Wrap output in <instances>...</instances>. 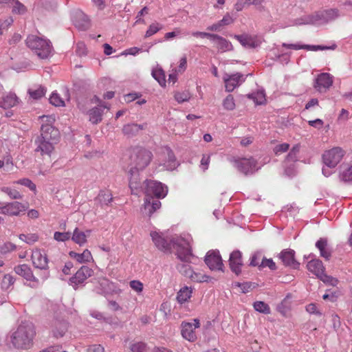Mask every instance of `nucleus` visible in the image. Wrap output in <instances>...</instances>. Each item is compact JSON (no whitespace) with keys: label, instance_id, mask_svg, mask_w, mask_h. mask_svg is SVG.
Wrapping results in <instances>:
<instances>
[{"label":"nucleus","instance_id":"f257e3e1","mask_svg":"<svg viewBox=\"0 0 352 352\" xmlns=\"http://www.w3.org/2000/svg\"><path fill=\"white\" fill-rule=\"evenodd\" d=\"M153 154L151 151L136 147L132 149L130 155L129 187L132 193L137 194L140 187L138 172L144 169L151 162Z\"/></svg>","mask_w":352,"mask_h":352},{"label":"nucleus","instance_id":"f03ea898","mask_svg":"<svg viewBox=\"0 0 352 352\" xmlns=\"http://www.w3.org/2000/svg\"><path fill=\"white\" fill-rule=\"evenodd\" d=\"M35 336L33 324L23 322L11 336V342L15 348L26 349L31 346Z\"/></svg>","mask_w":352,"mask_h":352},{"label":"nucleus","instance_id":"7ed1b4c3","mask_svg":"<svg viewBox=\"0 0 352 352\" xmlns=\"http://www.w3.org/2000/svg\"><path fill=\"white\" fill-rule=\"evenodd\" d=\"M27 46L41 59L50 57L53 53V47L50 40L38 36L30 35L26 38Z\"/></svg>","mask_w":352,"mask_h":352},{"label":"nucleus","instance_id":"20e7f679","mask_svg":"<svg viewBox=\"0 0 352 352\" xmlns=\"http://www.w3.org/2000/svg\"><path fill=\"white\" fill-rule=\"evenodd\" d=\"M170 242L173 243V248L177 250L178 258L183 262H190L192 254L189 239L177 236L173 238Z\"/></svg>","mask_w":352,"mask_h":352},{"label":"nucleus","instance_id":"39448f33","mask_svg":"<svg viewBox=\"0 0 352 352\" xmlns=\"http://www.w3.org/2000/svg\"><path fill=\"white\" fill-rule=\"evenodd\" d=\"M32 261L34 266L36 268L43 270L41 276V279L45 281L50 276L48 269V259L45 252H41L40 250H35L32 254Z\"/></svg>","mask_w":352,"mask_h":352},{"label":"nucleus","instance_id":"423d86ee","mask_svg":"<svg viewBox=\"0 0 352 352\" xmlns=\"http://www.w3.org/2000/svg\"><path fill=\"white\" fill-rule=\"evenodd\" d=\"M345 152L340 147H333L322 154L323 163L330 168H335L342 160Z\"/></svg>","mask_w":352,"mask_h":352},{"label":"nucleus","instance_id":"0eeeda50","mask_svg":"<svg viewBox=\"0 0 352 352\" xmlns=\"http://www.w3.org/2000/svg\"><path fill=\"white\" fill-rule=\"evenodd\" d=\"M145 194L146 197H151L154 195L155 199L164 198L168 192V188L161 182L154 180L145 181Z\"/></svg>","mask_w":352,"mask_h":352},{"label":"nucleus","instance_id":"6e6552de","mask_svg":"<svg viewBox=\"0 0 352 352\" xmlns=\"http://www.w3.org/2000/svg\"><path fill=\"white\" fill-rule=\"evenodd\" d=\"M200 327L199 320L195 318L192 322L184 321L181 324V333L182 337L189 342L197 340L195 330Z\"/></svg>","mask_w":352,"mask_h":352},{"label":"nucleus","instance_id":"1a4fd4ad","mask_svg":"<svg viewBox=\"0 0 352 352\" xmlns=\"http://www.w3.org/2000/svg\"><path fill=\"white\" fill-rule=\"evenodd\" d=\"M15 273L28 283V285L32 288H37L40 285V281L34 274L31 268L26 264L16 265L14 269Z\"/></svg>","mask_w":352,"mask_h":352},{"label":"nucleus","instance_id":"9d476101","mask_svg":"<svg viewBox=\"0 0 352 352\" xmlns=\"http://www.w3.org/2000/svg\"><path fill=\"white\" fill-rule=\"evenodd\" d=\"M249 75L251 74H249ZM248 76V74L245 76L241 73L232 74L225 73L223 76V80L225 83L226 91L228 92L232 91L235 88L239 87L245 82Z\"/></svg>","mask_w":352,"mask_h":352},{"label":"nucleus","instance_id":"9b49d317","mask_svg":"<svg viewBox=\"0 0 352 352\" xmlns=\"http://www.w3.org/2000/svg\"><path fill=\"white\" fill-rule=\"evenodd\" d=\"M234 166L245 175H251L258 170L257 162L254 158H243L234 160Z\"/></svg>","mask_w":352,"mask_h":352},{"label":"nucleus","instance_id":"f8f14e48","mask_svg":"<svg viewBox=\"0 0 352 352\" xmlns=\"http://www.w3.org/2000/svg\"><path fill=\"white\" fill-rule=\"evenodd\" d=\"M93 274V270L88 266H82L76 274L69 279V284L74 289L78 288V285L84 283V281Z\"/></svg>","mask_w":352,"mask_h":352},{"label":"nucleus","instance_id":"ddd939ff","mask_svg":"<svg viewBox=\"0 0 352 352\" xmlns=\"http://www.w3.org/2000/svg\"><path fill=\"white\" fill-rule=\"evenodd\" d=\"M161 207V202L153 197H146L141 212L145 217H151V215Z\"/></svg>","mask_w":352,"mask_h":352},{"label":"nucleus","instance_id":"4468645a","mask_svg":"<svg viewBox=\"0 0 352 352\" xmlns=\"http://www.w3.org/2000/svg\"><path fill=\"white\" fill-rule=\"evenodd\" d=\"M205 263L212 270H220L223 267L222 259L218 251H209L205 257Z\"/></svg>","mask_w":352,"mask_h":352},{"label":"nucleus","instance_id":"2eb2a0df","mask_svg":"<svg viewBox=\"0 0 352 352\" xmlns=\"http://www.w3.org/2000/svg\"><path fill=\"white\" fill-rule=\"evenodd\" d=\"M56 142L57 141H52V140L38 137L35 141V144H36L35 151L40 152L42 155H47L50 156L54 149V144L56 143Z\"/></svg>","mask_w":352,"mask_h":352},{"label":"nucleus","instance_id":"dca6fc26","mask_svg":"<svg viewBox=\"0 0 352 352\" xmlns=\"http://www.w3.org/2000/svg\"><path fill=\"white\" fill-rule=\"evenodd\" d=\"M332 84L333 77L328 73H322L316 78L314 87L320 92H324Z\"/></svg>","mask_w":352,"mask_h":352},{"label":"nucleus","instance_id":"f3484780","mask_svg":"<svg viewBox=\"0 0 352 352\" xmlns=\"http://www.w3.org/2000/svg\"><path fill=\"white\" fill-rule=\"evenodd\" d=\"M72 20L74 25L80 30H86L90 27V21L88 16L81 10L74 12Z\"/></svg>","mask_w":352,"mask_h":352},{"label":"nucleus","instance_id":"a211bd4d","mask_svg":"<svg viewBox=\"0 0 352 352\" xmlns=\"http://www.w3.org/2000/svg\"><path fill=\"white\" fill-rule=\"evenodd\" d=\"M28 208V203L13 201L6 204V214L9 216H19Z\"/></svg>","mask_w":352,"mask_h":352},{"label":"nucleus","instance_id":"6ab92c4d","mask_svg":"<svg viewBox=\"0 0 352 352\" xmlns=\"http://www.w3.org/2000/svg\"><path fill=\"white\" fill-rule=\"evenodd\" d=\"M295 252L293 250H284L279 254V258L285 266L297 269L300 263L294 258Z\"/></svg>","mask_w":352,"mask_h":352},{"label":"nucleus","instance_id":"aec40b11","mask_svg":"<svg viewBox=\"0 0 352 352\" xmlns=\"http://www.w3.org/2000/svg\"><path fill=\"white\" fill-rule=\"evenodd\" d=\"M340 16V12L336 8H331L322 11L321 12L315 15L317 19V23H328L335 20Z\"/></svg>","mask_w":352,"mask_h":352},{"label":"nucleus","instance_id":"412c9836","mask_svg":"<svg viewBox=\"0 0 352 352\" xmlns=\"http://www.w3.org/2000/svg\"><path fill=\"white\" fill-rule=\"evenodd\" d=\"M229 265L231 270L239 275L241 272V266L243 265L242 263V257L241 252L239 250H236L232 252L230 254V259H229Z\"/></svg>","mask_w":352,"mask_h":352},{"label":"nucleus","instance_id":"4be33fe9","mask_svg":"<svg viewBox=\"0 0 352 352\" xmlns=\"http://www.w3.org/2000/svg\"><path fill=\"white\" fill-rule=\"evenodd\" d=\"M51 329L54 337L60 338L67 332L68 324L63 320L54 319L51 322Z\"/></svg>","mask_w":352,"mask_h":352},{"label":"nucleus","instance_id":"5701e85b","mask_svg":"<svg viewBox=\"0 0 352 352\" xmlns=\"http://www.w3.org/2000/svg\"><path fill=\"white\" fill-rule=\"evenodd\" d=\"M164 159L163 160V166L165 169L168 170H173L178 166V162L177 161L173 152L169 148H165L164 151Z\"/></svg>","mask_w":352,"mask_h":352},{"label":"nucleus","instance_id":"b1692460","mask_svg":"<svg viewBox=\"0 0 352 352\" xmlns=\"http://www.w3.org/2000/svg\"><path fill=\"white\" fill-rule=\"evenodd\" d=\"M41 131V134L38 136L39 138L52 140V141H58L59 137L58 130L51 124H42Z\"/></svg>","mask_w":352,"mask_h":352},{"label":"nucleus","instance_id":"393cba45","mask_svg":"<svg viewBox=\"0 0 352 352\" xmlns=\"http://www.w3.org/2000/svg\"><path fill=\"white\" fill-rule=\"evenodd\" d=\"M211 40L214 43L217 50L221 52H225L233 50L232 43L221 36L213 34V36Z\"/></svg>","mask_w":352,"mask_h":352},{"label":"nucleus","instance_id":"a878e982","mask_svg":"<svg viewBox=\"0 0 352 352\" xmlns=\"http://www.w3.org/2000/svg\"><path fill=\"white\" fill-rule=\"evenodd\" d=\"M234 37L245 47L255 48L260 45L259 41L250 35H234Z\"/></svg>","mask_w":352,"mask_h":352},{"label":"nucleus","instance_id":"bb28decb","mask_svg":"<svg viewBox=\"0 0 352 352\" xmlns=\"http://www.w3.org/2000/svg\"><path fill=\"white\" fill-rule=\"evenodd\" d=\"M146 126V123L142 124L135 123L127 124L123 126L122 133L128 137H133L137 135L141 131L145 129Z\"/></svg>","mask_w":352,"mask_h":352},{"label":"nucleus","instance_id":"cd10ccee","mask_svg":"<svg viewBox=\"0 0 352 352\" xmlns=\"http://www.w3.org/2000/svg\"><path fill=\"white\" fill-rule=\"evenodd\" d=\"M104 109H109V107L100 102L98 107H94L89 110L88 113L89 116V121L95 124L101 122L103 110Z\"/></svg>","mask_w":352,"mask_h":352},{"label":"nucleus","instance_id":"c85d7f7f","mask_svg":"<svg viewBox=\"0 0 352 352\" xmlns=\"http://www.w3.org/2000/svg\"><path fill=\"white\" fill-rule=\"evenodd\" d=\"M151 236L155 246L160 250L166 251L170 248V243L157 232H151Z\"/></svg>","mask_w":352,"mask_h":352},{"label":"nucleus","instance_id":"c756f323","mask_svg":"<svg viewBox=\"0 0 352 352\" xmlns=\"http://www.w3.org/2000/svg\"><path fill=\"white\" fill-rule=\"evenodd\" d=\"M91 232V230H87L85 232H83L76 228L71 236L72 240L80 246H82L87 243V238L90 235Z\"/></svg>","mask_w":352,"mask_h":352},{"label":"nucleus","instance_id":"7c9ffc66","mask_svg":"<svg viewBox=\"0 0 352 352\" xmlns=\"http://www.w3.org/2000/svg\"><path fill=\"white\" fill-rule=\"evenodd\" d=\"M307 266L308 270L314 274L319 278L324 273V267L322 262L319 259H313L309 261Z\"/></svg>","mask_w":352,"mask_h":352},{"label":"nucleus","instance_id":"2f4dec72","mask_svg":"<svg viewBox=\"0 0 352 352\" xmlns=\"http://www.w3.org/2000/svg\"><path fill=\"white\" fill-rule=\"evenodd\" d=\"M316 248L320 250V256L328 260L331 257V250L329 248L327 239L320 238L316 243Z\"/></svg>","mask_w":352,"mask_h":352},{"label":"nucleus","instance_id":"473e14b6","mask_svg":"<svg viewBox=\"0 0 352 352\" xmlns=\"http://www.w3.org/2000/svg\"><path fill=\"white\" fill-rule=\"evenodd\" d=\"M18 103V98L13 93H9L6 95L0 102V107L9 109L15 106Z\"/></svg>","mask_w":352,"mask_h":352},{"label":"nucleus","instance_id":"72a5a7b5","mask_svg":"<svg viewBox=\"0 0 352 352\" xmlns=\"http://www.w3.org/2000/svg\"><path fill=\"white\" fill-rule=\"evenodd\" d=\"M69 255L80 263L89 262L92 259L91 254L88 250H85L81 254L71 251Z\"/></svg>","mask_w":352,"mask_h":352},{"label":"nucleus","instance_id":"f704fd0d","mask_svg":"<svg viewBox=\"0 0 352 352\" xmlns=\"http://www.w3.org/2000/svg\"><path fill=\"white\" fill-rule=\"evenodd\" d=\"M192 289L188 287H182L177 293V300L178 302L182 304L188 301L192 295Z\"/></svg>","mask_w":352,"mask_h":352},{"label":"nucleus","instance_id":"c9c22d12","mask_svg":"<svg viewBox=\"0 0 352 352\" xmlns=\"http://www.w3.org/2000/svg\"><path fill=\"white\" fill-rule=\"evenodd\" d=\"M186 276L191 278L193 281L195 282H206L208 280V276L201 274L195 272L191 267L188 268V271H186Z\"/></svg>","mask_w":352,"mask_h":352},{"label":"nucleus","instance_id":"e433bc0d","mask_svg":"<svg viewBox=\"0 0 352 352\" xmlns=\"http://www.w3.org/2000/svg\"><path fill=\"white\" fill-rule=\"evenodd\" d=\"M15 278L10 274H4L1 282V288L3 291L9 290L14 285Z\"/></svg>","mask_w":352,"mask_h":352},{"label":"nucleus","instance_id":"4c0bfd02","mask_svg":"<svg viewBox=\"0 0 352 352\" xmlns=\"http://www.w3.org/2000/svg\"><path fill=\"white\" fill-rule=\"evenodd\" d=\"M316 23L317 19H316L315 15L305 16L296 19L294 22V25H309Z\"/></svg>","mask_w":352,"mask_h":352},{"label":"nucleus","instance_id":"58836bf2","mask_svg":"<svg viewBox=\"0 0 352 352\" xmlns=\"http://www.w3.org/2000/svg\"><path fill=\"white\" fill-rule=\"evenodd\" d=\"M153 77L161 86L166 85L165 74L162 68H155L152 70Z\"/></svg>","mask_w":352,"mask_h":352},{"label":"nucleus","instance_id":"ea45409f","mask_svg":"<svg viewBox=\"0 0 352 352\" xmlns=\"http://www.w3.org/2000/svg\"><path fill=\"white\" fill-rule=\"evenodd\" d=\"M0 191L7 194L12 199H20L23 197L22 195L18 190L8 186L1 187Z\"/></svg>","mask_w":352,"mask_h":352},{"label":"nucleus","instance_id":"a19ab883","mask_svg":"<svg viewBox=\"0 0 352 352\" xmlns=\"http://www.w3.org/2000/svg\"><path fill=\"white\" fill-rule=\"evenodd\" d=\"M248 98L252 99L256 104H263L265 102V94L263 91H259L248 95Z\"/></svg>","mask_w":352,"mask_h":352},{"label":"nucleus","instance_id":"79ce46f5","mask_svg":"<svg viewBox=\"0 0 352 352\" xmlns=\"http://www.w3.org/2000/svg\"><path fill=\"white\" fill-rule=\"evenodd\" d=\"M254 308L256 311L263 314H270V308L267 304L263 301H256L254 303Z\"/></svg>","mask_w":352,"mask_h":352},{"label":"nucleus","instance_id":"37998d69","mask_svg":"<svg viewBox=\"0 0 352 352\" xmlns=\"http://www.w3.org/2000/svg\"><path fill=\"white\" fill-rule=\"evenodd\" d=\"M163 28L162 25L157 22L153 23L151 24L145 33V37L148 38L153 34H156L158 31L162 30Z\"/></svg>","mask_w":352,"mask_h":352},{"label":"nucleus","instance_id":"c03bdc74","mask_svg":"<svg viewBox=\"0 0 352 352\" xmlns=\"http://www.w3.org/2000/svg\"><path fill=\"white\" fill-rule=\"evenodd\" d=\"M98 199L102 204L107 205L112 201V196L109 192L101 191L98 196Z\"/></svg>","mask_w":352,"mask_h":352},{"label":"nucleus","instance_id":"a18cd8bd","mask_svg":"<svg viewBox=\"0 0 352 352\" xmlns=\"http://www.w3.org/2000/svg\"><path fill=\"white\" fill-rule=\"evenodd\" d=\"M223 106L225 109L232 111L235 108V102L232 95H228L223 101Z\"/></svg>","mask_w":352,"mask_h":352},{"label":"nucleus","instance_id":"49530a36","mask_svg":"<svg viewBox=\"0 0 352 352\" xmlns=\"http://www.w3.org/2000/svg\"><path fill=\"white\" fill-rule=\"evenodd\" d=\"M16 245L10 242L5 243L0 245V255H4L14 251Z\"/></svg>","mask_w":352,"mask_h":352},{"label":"nucleus","instance_id":"de8ad7c7","mask_svg":"<svg viewBox=\"0 0 352 352\" xmlns=\"http://www.w3.org/2000/svg\"><path fill=\"white\" fill-rule=\"evenodd\" d=\"M130 349L132 352H148L146 344L142 342L132 344Z\"/></svg>","mask_w":352,"mask_h":352},{"label":"nucleus","instance_id":"09e8293b","mask_svg":"<svg viewBox=\"0 0 352 352\" xmlns=\"http://www.w3.org/2000/svg\"><path fill=\"white\" fill-rule=\"evenodd\" d=\"M11 7L14 13L23 14L26 12L25 7L17 0H14Z\"/></svg>","mask_w":352,"mask_h":352},{"label":"nucleus","instance_id":"8fccbe9b","mask_svg":"<svg viewBox=\"0 0 352 352\" xmlns=\"http://www.w3.org/2000/svg\"><path fill=\"white\" fill-rule=\"evenodd\" d=\"M46 92V90L43 87H39L35 90H29L30 96L34 99H39L42 98Z\"/></svg>","mask_w":352,"mask_h":352},{"label":"nucleus","instance_id":"3c124183","mask_svg":"<svg viewBox=\"0 0 352 352\" xmlns=\"http://www.w3.org/2000/svg\"><path fill=\"white\" fill-rule=\"evenodd\" d=\"M340 177V179L345 182H352V166L343 170Z\"/></svg>","mask_w":352,"mask_h":352},{"label":"nucleus","instance_id":"603ef678","mask_svg":"<svg viewBox=\"0 0 352 352\" xmlns=\"http://www.w3.org/2000/svg\"><path fill=\"white\" fill-rule=\"evenodd\" d=\"M50 102L52 104L56 107H63L65 105V102L60 96L56 93H53L50 98Z\"/></svg>","mask_w":352,"mask_h":352},{"label":"nucleus","instance_id":"864d4df0","mask_svg":"<svg viewBox=\"0 0 352 352\" xmlns=\"http://www.w3.org/2000/svg\"><path fill=\"white\" fill-rule=\"evenodd\" d=\"M265 267H268L272 270L276 269V265L272 258H263L262 259L261 263L258 265V268L262 269Z\"/></svg>","mask_w":352,"mask_h":352},{"label":"nucleus","instance_id":"5fc2aeb1","mask_svg":"<svg viewBox=\"0 0 352 352\" xmlns=\"http://www.w3.org/2000/svg\"><path fill=\"white\" fill-rule=\"evenodd\" d=\"M71 238L70 232H55L54 239L57 241H66Z\"/></svg>","mask_w":352,"mask_h":352},{"label":"nucleus","instance_id":"6e6d98bb","mask_svg":"<svg viewBox=\"0 0 352 352\" xmlns=\"http://www.w3.org/2000/svg\"><path fill=\"white\" fill-rule=\"evenodd\" d=\"M234 285L240 287L243 293H247L253 287H254V283H252L250 282H245L243 283L236 282L234 283Z\"/></svg>","mask_w":352,"mask_h":352},{"label":"nucleus","instance_id":"4d7b16f0","mask_svg":"<svg viewBox=\"0 0 352 352\" xmlns=\"http://www.w3.org/2000/svg\"><path fill=\"white\" fill-rule=\"evenodd\" d=\"M190 98V94L188 91L177 92L175 94V100L179 102L188 101Z\"/></svg>","mask_w":352,"mask_h":352},{"label":"nucleus","instance_id":"13d9d810","mask_svg":"<svg viewBox=\"0 0 352 352\" xmlns=\"http://www.w3.org/2000/svg\"><path fill=\"white\" fill-rule=\"evenodd\" d=\"M14 183L27 186L31 190H36V185L30 179L28 178L19 179L18 181H16Z\"/></svg>","mask_w":352,"mask_h":352},{"label":"nucleus","instance_id":"bf43d9fd","mask_svg":"<svg viewBox=\"0 0 352 352\" xmlns=\"http://www.w3.org/2000/svg\"><path fill=\"white\" fill-rule=\"evenodd\" d=\"M129 285L132 289L138 293H141L143 290V284L140 280H131L129 283Z\"/></svg>","mask_w":352,"mask_h":352},{"label":"nucleus","instance_id":"052dcab7","mask_svg":"<svg viewBox=\"0 0 352 352\" xmlns=\"http://www.w3.org/2000/svg\"><path fill=\"white\" fill-rule=\"evenodd\" d=\"M289 148V145L287 143H283L275 146L274 151L276 155H278L286 152Z\"/></svg>","mask_w":352,"mask_h":352},{"label":"nucleus","instance_id":"680f3d73","mask_svg":"<svg viewBox=\"0 0 352 352\" xmlns=\"http://www.w3.org/2000/svg\"><path fill=\"white\" fill-rule=\"evenodd\" d=\"M320 279L321 280H322L324 283H329L333 286L336 285V284L338 283L337 279H336L331 276H327L324 273L322 275V276L320 278Z\"/></svg>","mask_w":352,"mask_h":352},{"label":"nucleus","instance_id":"e2e57ef3","mask_svg":"<svg viewBox=\"0 0 352 352\" xmlns=\"http://www.w3.org/2000/svg\"><path fill=\"white\" fill-rule=\"evenodd\" d=\"M262 256V254L261 252H255L250 258V265L251 266H258L259 265V260L261 259Z\"/></svg>","mask_w":352,"mask_h":352},{"label":"nucleus","instance_id":"0e129e2a","mask_svg":"<svg viewBox=\"0 0 352 352\" xmlns=\"http://www.w3.org/2000/svg\"><path fill=\"white\" fill-rule=\"evenodd\" d=\"M12 23L13 19L12 18L0 20V35L2 34L3 30H6Z\"/></svg>","mask_w":352,"mask_h":352},{"label":"nucleus","instance_id":"69168bd1","mask_svg":"<svg viewBox=\"0 0 352 352\" xmlns=\"http://www.w3.org/2000/svg\"><path fill=\"white\" fill-rule=\"evenodd\" d=\"M187 67V59L186 56L182 57L179 60V65L175 69V72H183L186 70Z\"/></svg>","mask_w":352,"mask_h":352},{"label":"nucleus","instance_id":"338daca9","mask_svg":"<svg viewBox=\"0 0 352 352\" xmlns=\"http://www.w3.org/2000/svg\"><path fill=\"white\" fill-rule=\"evenodd\" d=\"M219 21H220V23L221 24L222 27H223V26L228 25L234 22V19L229 13H227L226 14L224 15L223 19L221 20H220Z\"/></svg>","mask_w":352,"mask_h":352},{"label":"nucleus","instance_id":"774afa93","mask_svg":"<svg viewBox=\"0 0 352 352\" xmlns=\"http://www.w3.org/2000/svg\"><path fill=\"white\" fill-rule=\"evenodd\" d=\"M87 352H104V349L100 344H94L87 349Z\"/></svg>","mask_w":352,"mask_h":352}]
</instances>
